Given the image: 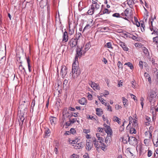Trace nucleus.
I'll use <instances>...</instances> for the list:
<instances>
[{"label":"nucleus","instance_id":"5701e85b","mask_svg":"<svg viewBox=\"0 0 158 158\" xmlns=\"http://www.w3.org/2000/svg\"><path fill=\"white\" fill-rule=\"evenodd\" d=\"M133 127H134L136 129L138 127V124L137 123V121L136 119H133Z\"/></svg>","mask_w":158,"mask_h":158},{"label":"nucleus","instance_id":"4468645a","mask_svg":"<svg viewBox=\"0 0 158 158\" xmlns=\"http://www.w3.org/2000/svg\"><path fill=\"white\" fill-rule=\"evenodd\" d=\"M118 44L122 47L123 50L126 51H127L128 50V48L127 47H126L124 43L121 41H119Z\"/></svg>","mask_w":158,"mask_h":158},{"label":"nucleus","instance_id":"a878e982","mask_svg":"<svg viewBox=\"0 0 158 158\" xmlns=\"http://www.w3.org/2000/svg\"><path fill=\"white\" fill-rule=\"evenodd\" d=\"M113 119L114 121L115 122H116L118 124H119L120 122V119L116 116H114L113 117Z\"/></svg>","mask_w":158,"mask_h":158},{"label":"nucleus","instance_id":"bf43d9fd","mask_svg":"<svg viewBox=\"0 0 158 158\" xmlns=\"http://www.w3.org/2000/svg\"><path fill=\"white\" fill-rule=\"evenodd\" d=\"M106 101L104 100H102L101 101V103L103 104H104L105 106H106L107 105V104L105 102Z\"/></svg>","mask_w":158,"mask_h":158},{"label":"nucleus","instance_id":"72a5a7b5","mask_svg":"<svg viewBox=\"0 0 158 158\" xmlns=\"http://www.w3.org/2000/svg\"><path fill=\"white\" fill-rule=\"evenodd\" d=\"M152 34L158 35V29L156 28L154 29L153 32L152 33Z\"/></svg>","mask_w":158,"mask_h":158},{"label":"nucleus","instance_id":"6ab92c4d","mask_svg":"<svg viewBox=\"0 0 158 158\" xmlns=\"http://www.w3.org/2000/svg\"><path fill=\"white\" fill-rule=\"evenodd\" d=\"M101 136V134L99 133L96 134V136L98 139L97 140L99 141L100 143H102L103 141V139Z\"/></svg>","mask_w":158,"mask_h":158},{"label":"nucleus","instance_id":"052dcab7","mask_svg":"<svg viewBox=\"0 0 158 158\" xmlns=\"http://www.w3.org/2000/svg\"><path fill=\"white\" fill-rule=\"evenodd\" d=\"M115 108H117L118 110L122 108V107L119 105H115Z\"/></svg>","mask_w":158,"mask_h":158},{"label":"nucleus","instance_id":"c03bdc74","mask_svg":"<svg viewBox=\"0 0 158 158\" xmlns=\"http://www.w3.org/2000/svg\"><path fill=\"white\" fill-rule=\"evenodd\" d=\"M152 154V152L150 150H148V157H150Z\"/></svg>","mask_w":158,"mask_h":158},{"label":"nucleus","instance_id":"58836bf2","mask_svg":"<svg viewBox=\"0 0 158 158\" xmlns=\"http://www.w3.org/2000/svg\"><path fill=\"white\" fill-rule=\"evenodd\" d=\"M122 65H123L122 64L120 61H119L118 62V64H117V66L119 68H121L122 69H123Z\"/></svg>","mask_w":158,"mask_h":158},{"label":"nucleus","instance_id":"b1692460","mask_svg":"<svg viewBox=\"0 0 158 158\" xmlns=\"http://www.w3.org/2000/svg\"><path fill=\"white\" fill-rule=\"evenodd\" d=\"M121 15L122 16V17H121L123 18L126 20H128V17H127L129 15H126V13H125L124 12H123L122 13Z\"/></svg>","mask_w":158,"mask_h":158},{"label":"nucleus","instance_id":"de8ad7c7","mask_svg":"<svg viewBox=\"0 0 158 158\" xmlns=\"http://www.w3.org/2000/svg\"><path fill=\"white\" fill-rule=\"evenodd\" d=\"M154 98V95L151 96V95H150V96L149 98V101L150 102H152L153 101V99Z\"/></svg>","mask_w":158,"mask_h":158},{"label":"nucleus","instance_id":"e2e57ef3","mask_svg":"<svg viewBox=\"0 0 158 158\" xmlns=\"http://www.w3.org/2000/svg\"><path fill=\"white\" fill-rule=\"evenodd\" d=\"M130 95L131 97L133 99L135 100V98H136V97L135 95L131 94H130Z\"/></svg>","mask_w":158,"mask_h":158},{"label":"nucleus","instance_id":"69168bd1","mask_svg":"<svg viewBox=\"0 0 158 158\" xmlns=\"http://www.w3.org/2000/svg\"><path fill=\"white\" fill-rule=\"evenodd\" d=\"M127 152H129L130 154L132 156H133V154L131 152L130 150V148H128L127 149Z\"/></svg>","mask_w":158,"mask_h":158},{"label":"nucleus","instance_id":"7ed1b4c3","mask_svg":"<svg viewBox=\"0 0 158 158\" xmlns=\"http://www.w3.org/2000/svg\"><path fill=\"white\" fill-rule=\"evenodd\" d=\"M81 35V34L80 33H78L76 35V38H73L69 40V43L71 47L73 48L77 45L78 40Z\"/></svg>","mask_w":158,"mask_h":158},{"label":"nucleus","instance_id":"20e7f679","mask_svg":"<svg viewBox=\"0 0 158 158\" xmlns=\"http://www.w3.org/2000/svg\"><path fill=\"white\" fill-rule=\"evenodd\" d=\"M18 73L20 76H25V74L26 73V70L22 64V62H19Z\"/></svg>","mask_w":158,"mask_h":158},{"label":"nucleus","instance_id":"5fc2aeb1","mask_svg":"<svg viewBox=\"0 0 158 158\" xmlns=\"http://www.w3.org/2000/svg\"><path fill=\"white\" fill-rule=\"evenodd\" d=\"M74 30H73V29H72V30H71L70 29H69V34L71 35L74 33Z\"/></svg>","mask_w":158,"mask_h":158},{"label":"nucleus","instance_id":"412c9836","mask_svg":"<svg viewBox=\"0 0 158 158\" xmlns=\"http://www.w3.org/2000/svg\"><path fill=\"white\" fill-rule=\"evenodd\" d=\"M94 5H92L91 8L89 10L88 12V14L90 15H92L94 12Z\"/></svg>","mask_w":158,"mask_h":158},{"label":"nucleus","instance_id":"f8f14e48","mask_svg":"<svg viewBox=\"0 0 158 158\" xmlns=\"http://www.w3.org/2000/svg\"><path fill=\"white\" fill-rule=\"evenodd\" d=\"M112 141V140L111 136L107 135L105 140V142L106 144V145L107 146L110 145Z\"/></svg>","mask_w":158,"mask_h":158},{"label":"nucleus","instance_id":"cd10ccee","mask_svg":"<svg viewBox=\"0 0 158 158\" xmlns=\"http://www.w3.org/2000/svg\"><path fill=\"white\" fill-rule=\"evenodd\" d=\"M24 118L23 116H22L21 117H20V119L19 120V124L20 125L21 124V125H22L24 121Z\"/></svg>","mask_w":158,"mask_h":158},{"label":"nucleus","instance_id":"49530a36","mask_svg":"<svg viewBox=\"0 0 158 158\" xmlns=\"http://www.w3.org/2000/svg\"><path fill=\"white\" fill-rule=\"evenodd\" d=\"M78 155L75 154H73L72 155L71 158H78Z\"/></svg>","mask_w":158,"mask_h":158},{"label":"nucleus","instance_id":"7c9ffc66","mask_svg":"<svg viewBox=\"0 0 158 158\" xmlns=\"http://www.w3.org/2000/svg\"><path fill=\"white\" fill-rule=\"evenodd\" d=\"M122 100L124 106H126L125 105L127 104V103L128 102V100L124 97H122Z\"/></svg>","mask_w":158,"mask_h":158},{"label":"nucleus","instance_id":"423d86ee","mask_svg":"<svg viewBox=\"0 0 158 158\" xmlns=\"http://www.w3.org/2000/svg\"><path fill=\"white\" fill-rule=\"evenodd\" d=\"M93 141H91L90 140H87L85 145V148L87 151L91 150L93 147Z\"/></svg>","mask_w":158,"mask_h":158},{"label":"nucleus","instance_id":"603ef678","mask_svg":"<svg viewBox=\"0 0 158 158\" xmlns=\"http://www.w3.org/2000/svg\"><path fill=\"white\" fill-rule=\"evenodd\" d=\"M70 133H72L73 134H74V133H75V130L73 128H71L70 129Z\"/></svg>","mask_w":158,"mask_h":158},{"label":"nucleus","instance_id":"a211bd4d","mask_svg":"<svg viewBox=\"0 0 158 158\" xmlns=\"http://www.w3.org/2000/svg\"><path fill=\"white\" fill-rule=\"evenodd\" d=\"M49 120L51 123L52 125H54L55 124L56 121V118L51 117H50Z\"/></svg>","mask_w":158,"mask_h":158},{"label":"nucleus","instance_id":"ea45409f","mask_svg":"<svg viewBox=\"0 0 158 158\" xmlns=\"http://www.w3.org/2000/svg\"><path fill=\"white\" fill-rule=\"evenodd\" d=\"M95 4V5H94V10H95L96 9V10H97L99 8L100 5L98 3H96V4Z\"/></svg>","mask_w":158,"mask_h":158},{"label":"nucleus","instance_id":"f3484780","mask_svg":"<svg viewBox=\"0 0 158 158\" xmlns=\"http://www.w3.org/2000/svg\"><path fill=\"white\" fill-rule=\"evenodd\" d=\"M79 102L81 105H85L87 103V100L85 98H83L79 100Z\"/></svg>","mask_w":158,"mask_h":158},{"label":"nucleus","instance_id":"774afa93","mask_svg":"<svg viewBox=\"0 0 158 158\" xmlns=\"http://www.w3.org/2000/svg\"><path fill=\"white\" fill-rule=\"evenodd\" d=\"M92 5H94L96 3H97L98 0H92Z\"/></svg>","mask_w":158,"mask_h":158},{"label":"nucleus","instance_id":"680f3d73","mask_svg":"<svg viewBox=\"0 0 158 158\" xmlns=\"http://www.w3.org/2000/svg\"><path fill=\"white\" fill-rule=\"evenodd\" d=\"M84 158H89L88 154L87 153H86L83 156Z\"/></svg>","mask_w":158,"mask_h":158},{"label":"nucleus","instance_id":"393cba45","mask_svg":"<svg viewBox=\"0 0 158 158\" xmlns=\"http://www.w3.org/2000/svg\"><path fill=\"white\" fill-rule=\"evenodd\" d=\"M130 133L131 134H135L136 132V128L134 127H131L130 128Z\"/></svg>","mask_w":158,"mask_h":158},{"label":"nucleus","instance_id":"8fccbe9b","mask_svg":"<svg viewBox=\"0 0 158 158\" xmlns=\"http://www.w3.org/2000/svg\"><path fill=\"white\" fill-rule=\"evenodd\" d=\"M89 47V45H88L87 44L85 46V48H84L85 51L84 52H86V51H87L89 49V48L88 47Z\"/></svg>","mask_w":158,"mask_h":158},{"label":"nucleus","instance_id":"37998d69","mask_svg":"<svg viewBox=\"0 0 158 158\" xmlns=\"http://www.w3.org/2000/svg\"><path fill=\"white\" fill-rule=\"evenodd\" d=\"M77 119L76 118H72L70 120V122L71 123V124L74 123L76 121H77Z\"/></svg>","mask_w":158,"mask_h":158},{"label":"nucleus","instance_id":"1a4fd4ad","mask_svg":"<svg viewBox=\"0 0 158 158\" xmlns=\"http://www.w3.org/2000/svg\"><path fill=\"white\" fill-rule=\"evenodd\" d=\"M89 84L94 90H99L100 88L98 84L92 81L90 82Z\"/></svg>","mask_w":158,"mask_h":158},{"label":"nucleus","instance_id":"2f4dec72","mask_svg":"<svg viewBox=\"0 0 158 158\" xmlns=\"http://www.w3.org/2000/svg\"><path fill=\"white\" fill-rule=\"evenodd\" d=\"M50 133V131L49 129L47 128L46 129L45 131V136L46 137H48L49 135H48V134Z\"/></svg>","mask_w":158,"mask_h":158},{"label":"nucleus","instance_id":"0e129e2a","mask_svg":"<svg viewBox=\"0 0 158 158\" xmlns=\"http://www.w3.org/2000/svg\"><path fill=\"white\" fill-rule=\"evenodd\" d=\"M98 131L100 132H102L103 131V129L102 128L98 127Z\"/></svg>","mask_w":158,"mask_h":158},{"label":"nucleus","instance_id":"a19ab883","mask_svg":"<svg viewBox=\"0 0 158 158\" xmlns=\"http://www.w3.org/2000/svg\"><path fill=\"white\" fill-rule=\"evenodd\" d=\"M140 68L141 69H143V61H140L139 62V64Z\"/></svg>","mask_w":158,"mask_h":158},{"label":"nucleus","instance_id":"9b49d317","mask_svg":"<svg viewBox=\"0 0 158 158\" xmlns=\"http://www.w3.org/2000/svg\"><path fill=\"white\" fill-rule=\"evenodd\" d=\"M127 3L131 8H133L134 5L136 2V0H127Z\"/></svg>","mask_w":158,"mask_h":158},{"label":"nucleus","instance_id":"e433bc0d","mask_svg":"<svg viewBox=\"0 0 158 158\" xmlns=\"http://www.w3.org/2000/svg\"><path fill=\"white\" fill-rule=\"evenodd\" d=\"M112 16L117 18H120L121 17L120 15L118 13H115L114 14L112 15Z\"/></svg>","mask_w":158,"mask_h":158},{"label":"nucleus","instance_id":"f257e3e1","mask_svg":"<svg viewBox=\"0 0 158 158\" xmlns=\"http://www.w3.org/2000/svg\"><path fill=\"white\" fill-rule=\"evenodd\" d=\"M72 77L74 78L77 77L81 73L80 69L76 62L73 63L72 69Z\"/></svg>","mask_w":158,"mask_h":158},{"label":"nucleus","instance_id":"a18cd8bd","mask_svg":"<svg viewBox=\"0 0 158 158\" xmlns=\"http://www.w3.org/2000/svg\"><path fill=\"white\" fill-rule=\"evenodd\" d=\"M90 27V26L89 25V24H87L85 27L84 28L83 31H85V30L86 29H88Z\"/></svg>","mask_w":158,"mask_h":158},{"label":"nucleus","instance_id":"473e14b6","mask_svg":"<svg viewBox=\"0 0 158 158\" xmlns=\"http://www.w3.org/2000/svg\"><path fill=\"white\" fill-rule=\"evenodd\" d=\"M153 41L156 43H158V35L153 38Z\"/></svg>","mask_w":158,"mask_h":158},{"label":"nucleus","instance_id":"09e8293b","mask_svg":"<svg viewBox=\"0 0 158 158\" xmlns=\"http://www.w3.org/2000/svg\"><path fill=\"white\" fill-rule=\"evenodd\" d=\"M131 84H132V87L134 88L136 87V83L133 81L131 82Z\"/></svg>","mask_w":158,"mask_h":158},{"label":"nucleus","instance_id":"c9c22d12","mask_svg":"<svg viewBox=\"0 0 158 158\" xmlns=\"http://www.w3.org/2000/svg\"><path fill=\"white\" fill-rule=\"evenodd\" d=\"M68 83V81L67 80H64V81L63 85V88L66 87L67 86V85Z\"/></svg>","mask_w":158,"mask_h":158},{"label":"nucleus","instance_id":"6e6d98bb","mask_svg":"<svg viewBox=\"0 0 158 158\" xmlns=\"http://www.w3.org/2000/svg\"><path fill=\"white\" fill-rule=\"evenodd\" d=\"M105 92L104 93L103 95L106 97V96L108 95L109 94V93L107 91H105Z\"/></svg>","mask_w":158,"mask_h":158},{"label":"nucleus","instance_id":"9d476101","mask_svg":"<svg viewBox=\"0 0 158 158\" xmlns=\"http://www.w3.org/2000/svg\"><path fill=\"white\" fill-rule=\"evenodd\" d=\"M67 68L65 66L63 67L61 70L60 74L63 77H64L67 73Z\"/></svg>","mask_w":158,"mask_h":158},{"label":"nucleus","instance_id":"f704fd0d","mask_svg":"<svg viewBox=\"0 0 158 158\" xmlns=\"http://www.w3.org/2000/svg\"><path fill=\"white\" fill-rule=\"evenodd\" d=\"M106 106L107 107V110L110 112H112V107L110 105L109 103L107 104Z\"/></svg>","mask_w":158,"mask_h":158},{"label":"nucleus","instance_id":"39448f33","mask_svg":"<svg viewBox=\"0 0 158 158\" xmlns=\"http://www.w3.org/2000/svg\"><path fill=\"white\" fill-rule=\"evenodd\" d=\"M125 138H127L130 144L135 146L137 144V139L135 137H129V135H127L126 136L124 137V139Z\"/></svg>","mask_w":158,"mask_h":158},{"label":"nucleus","instance_id":"bb28decb","mask_svg":"<svg viewBox=\"0 0 158 158\" xmlns=\"http://www.w3.org/2000/svg\"><path fill=\"white\" fill-rule=\"evenodd\" d=\"M27 63L28 64V69L29 71L30 72H31V67L30 65V60L29 58H27Z\"/></svg>","mask_w":158,"mask_h":158},{"label":"nucleus","instance_id":"4d7b16f0","mask_svg":"<svg viewBox=\"0 0 158 158\" xmlns=\"http://www.w3.org/2000/svg\"><path fill=\"white\" fill-rule=\"evenodd\" d=\"M126 136L127 135L124 136V137H123V138H122V139H123V141L124 140L125 141H126V143H127V142H128V140L127 138H125L124 139V137Z\"/></svg>","mask_w":158,"mask_h":158},{"label":"nucleus","instance_id":"ddd939ff","mask_svg":"<svg viewBox=\"0 0 158 158\" xmlns=\"http://www.w3.org/2000/svg\"><path fill=\"white\" fill-rule=\"evenodd\" d=\"M68 40V33L66 31H65L63 35V41L66 42Z\"/></svg>","mask_w":158,"mask_h":158},{"label":"nucleus","instance_id":"13d9d810","mask_svg":"<svg viewBox=\"0 0 158 158\" xmlns=\"http://www.w3.org/2000/svg\"><path fill=\"white\" fill-rule=\"evenodd\" d=\"M144 76L146 78H147L150 77V75L147 73L145 72L144 73Z\"/></svg>","mask_w":158,"mask_h":158},{"label":"nucleus","instance_id":"c85d7f7f","mask_svg":"<svg viewBox=\"0 0 158 158\" xmlns=\"http://www.w3.org/2000/svg\"><path fill=\"white\" fill-rule=\"evenodd\" d=\"M111 11L109 10L107 8H105L104 10L102 11V12L103 14H109L111 12Z\"/></svg>","mask_w":158,"mask_h":158},{"label":"nucleus","instance_id":"c756f323","mask_svg":"<svg viewBox=\"0 0 158 158\" xmlns=\"http://www.w3.org/2000/svg\"><path fill=\"white\" fill-rule=\"evenodd\" d=\"M125 65H127L128 67H130L131 69H132L133 68V67L132 64L130 62H128L125 63Z\"/></svg>","mask_w":158,"mask_h":158},{"label":"nucleus","instance_id":"0eeeda50","mask_svg":"<svg viewBox=\"0 0 158 158\" xmlns=\"http://www.w3.org/2000/svg\"><path fill=\"white\" fill-rule=\"evenodd\" d=\"M78 48L76 49V54L75 57V60L77 59L79 57H81L83 54H84L85 52L84 51H82L81 48Z\"/></svg>","mask_w":158,"mask_h":158},{"label":"nucleus","instance_id":"aec40b11","mask_svg":"<svg viewBox=\"0 0 158 158\" xmlns=\"http://www.w3.org/2000/svg\"><path fill=\"white\" fill-rule=\"evenodd\" d=\"M106 129L105 130L104 128V130H105L107 134V135H111L112 134V130L110 129V126H107V127L106 128Z\"/></svg>","mask_w":158,"mask_h":158},{"label":"nucleus","instance_id":"4c0bfd02","mask_svg":"<svg viewBox=\"0 0 158 158\" xmlns=\"http://www.w3.org/2000/svg\"><path fill=\"white\" fill-rule=\"evenodd\" d=\"M148 134H149V136L148 137L149 139H151L152 138V134L149 131H146L145 132V135H147Z\"/></svg>","mask_w":158,"mask_h":158},{"label":"nucleus","instance_id":"864d4df0","mask_svg":"<svg viewBox=\"0 0 158 158\" xmlns=\"http://www.w3.org/2000/svg\"><path fill=\"white\" fill-rule=\"evenodd\" d=\"M146 120H147V121H148V122H147V123H148V124H149V122H150V121H151L150 118L147 116V117H146Z\"/></svg>","mask_w":158,"mask_h":158},{"label":"nucleus","instance_id":"4be33fe9","mask_svg":"<svg viewBox=\"0 0 158 158\" xmlns=\"http://www.w3.org/2000/svg\"><path fill=\"white\" fill-rule=\"evenodd\" d=\"M96 114L99 116H100L102 115V110L99 108H97L96 109Z\"/></svg>","mask_w":158,"mask_h":158},{"label":"nucleus","instance_id":"79ce46f5","mask_svg":"<svg viewBox=\"0 0 158 158\" xmlns=\"http://www.w3.org/2000/svg\"><path fill=\"white\" fill-rule=\"evenodd\" d=\"M108 48H111L113 49V47H112L111 43L110 42H108L106 44Z\"/></svg>","mask_w":158,"mask_h":158},{"label":"nucleus","instance_id":"338daca9","mask_svg":"<svg viewBox=\"0 0 158 158\" xmlns=\"http://www.w3.org/2000/svg\"><path fill=\"white\" fill-rule=\"evenodd\" d=\"M149 139H145L144 140V142L145 144H148V142Z\"/></svg>","mask_w":158,"mask_h":158},{"label":"nucleus","instance_id":"6e6552de","mask_svg":"<svg viewBox=\"0 0 158 158\" xmlns=\"http://www.w3.org/2000/svg\"><path fill=\"white\" fill-rule=\"evenodd\" d=\"M27 102V101L26 100H22L20 101L19 102V108L21 111L23 110H24L25 108H26L27 106V105L24 104H23L22 103L24 102V103H25L26 102Z\"/></svg>","mask_w":158,"mask_h":158},{"label":"nucleus","instance_id":"f03ea898","mask_svg":"<svg viewBox=\"0 0 158 158\" xmlns=\"http://www.w3.org/2000/svg\"><path fill=\"white\" fill-rule=\"evenodd\" d=\"M93 142L94 145L96 148V150L98 151V149L101 148L102 150H104L107 147L106 145H105L102 143H100L99 141H98L95 137L92 138Z\"/></svg>","mask_w":158,"mask_h":158},{"label":"nucleus","instance_id":"2eb2a0df","mask_svg":"<svg viewBox=\"0 0 158 158\" xmlns=\"http://www.w3.org/2000/svg\"><path fill=\"white\" fill-rule=\"evenodd\" d=\"M143 50V52L145 54V56L147 58H149V53L148 50L145 47H143L142 48Z\"/></svg>","mask_w":158,"mask_h":158},{"label":"nucleus","instance_id":"dca6fc26","mask_svg":"<svg viewBox=\"0 0 158 158\" xmlns=\"http://www.w3.org/2000/svg\"><path fill=\"white\" fill-rule=\"evenodd\" d=\"M75 141H73V142H74L73 143L74 144L73 145L74 148L76 149H80L82 147V143H78L75 144L74 142Z\"/></svg>","mask_w":158,"mask_h":158},{"label":"nucleus","instance_id":"3c124183","mask_svg":"<svg viewBox=\"0 0 158 158\" xmlns=\"http://www.w3.org/2000/svg\"><path fill=\"white\" fill-rule=\"evenodd\" d=\"M60 102L59 101H57L56 102V106L57 107V108H58L60 106Z\"/></svg>","mask_w":158,"mask_h":158}]
</instances>
